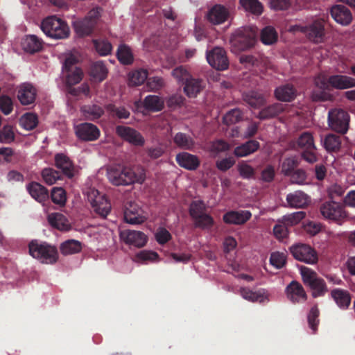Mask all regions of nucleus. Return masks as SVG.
<instances>
[{
    "mask_svg": "<svg viewBox=\"0 0 355 355\" xmlns=\"http://www.w3.org/2000/svg\"><path fill=\"white\" fill-rule=\"evenodd\" d=\"M107 176L113 185L126 186L135 182L143 183L146 178V173L143 168H131L116 164L107 168Z\"/></svg>",
    "mask_w": 355,
    "mask_h": 355,
    "instance_id": "nucleus-1",
    "label": "nucleus"
},
{
    "mask_svg": "<svg viewBox=\"0 0 355 355\" xmlns=\"http://www.w3.org/2000/svg\"><path fill=\"white\" fill-rule=\"evenodd\" d=\"M40 27L46 36L57 40L68 37L70 33L67 24L56 16H49L44 19Z\"/></svg>",
    "mask_w": 355,
    "mask_h": 355,
    "instance_id": "nucleus-2",
    "label": "nucleus"
},
{
    "mask_svg": "<svg viewBox=\"0 0 355 355\" xmlns=\"http://www.w3.org/2000/svg\"><path fill=\"white\" fill-rule=\"evenodd\" d=\"M28 248L30 254L43 263L53 264L58 261V253L56 248L46 242L32 241Z\"/></svg>",
    "mask_w": 355,
    "mask_h": 355,
    "instance_id": "nucleus-3",
    "label": "nucleus"
},
{
    "mask_svg": "<svg viewBox=\"0 0 355 355\" xmlns=\"http://www.w3.org/2000/svg\"><path fill=\"white\" fill-rule=\"evenodd\" d=\"M207 207L201 200H193L189 206V214L196 227L202 230L211 229L214 225L213 217L207 214Z\"/></svg>",
    "mask_w": 355,
    "mask_h": 355,
    "instance_id": "nucleus-4",
    "label": "nucleus"
},
{
    "mask_svg": "<svg viewBox=\"0 0 355 355\" xmlns=\"http://www.w3.org/2000/svg\"><path fill=\"white\" fill-rule=\"evenodd\" d=\"M324 24L325 21L324 19H317L307 26H293L291 30L304 33L310 41L318 44L323 42L324 40Z\"/></svg>",
    "mask_w": 355,
    "mask_h": 355,
    "instance_id": "nucleus-5",
    "label": "nucleus"
},
{
    "mask_svg": "<svg viewBox=\"0 0 355 355\" xmlns=\"http://www.w3.org/2000/svg\"><path fill=\"white\" fill-rule=\"evenodd\" d=\"M301 275L304 283L312 291V296L314 298L322 297L328 292L324 280L319 277L313 270L304 267L301 269Z\"/></svg>",
    "mask_w": 355,
    "mask_h": 355,
    "instance_id": "nucleus-6",
    "label": "nucleus"
},
{
    "mask_svg": "<svg viewBox=\"0 0 355 355\" xmlns=\"http://www.w3.org/2000/svg\"><path fill=\"white\" fill-rule=\"evenodd\" d=\"M256 33L252 28H239L235 31L231 38V43L236 51H245L254 46Z\"/></svg>",
    "mask_w": 355,
    "mask_h": 355,
    "instance_id": "nucleus-7",
    "label": "nucleus"
},
{
    "mask_svg": "<svg viewBox=\"0 0 355 355\" xmlns=\"http://www.w3.org/2000/svg\"><path fill=\"white\" fill-rule=\"evenodd\" d=\"M349 115L343 109H333L328 113V123L331 129L345 134L349 128Z\"/></svg>",
    "mask_w": 355,
    "mask_h": 355,
    "instance_id": "nucleus-8",
    "label": "nucleus"
},
{
    "mask_svg": "<svg viewBox=\"0 0 355 355\" xmlns=\"http://www.w3.org/2000/svg\"><path fill=\"white\" fill-rule=\"evenodd\" d=\"M320 210L324 218L336 222L339 225L342 224L347 216L343 205L334 200L323 203L320 206Z\"/></svg>",
    "mask_w": 355,
    "mask_h": 355,
    "instance_id": "nucleus-9",
    "label": "nucleus"
},
{
    "mask_svg": "<svg viewBox=\"0 0 355 355\" xmlns=\"http://www.w3.org/2000/svg\"><path fill=\"white\" fill-rule=\"evenodd\" d=\"M87 199L94 211L102 218H106L111 210V204L106 196L96 189H92L88 192Z\"/></svg>",
    "mask_w": 355,
    "mask_h": 355,
    "instance_id": "nucleus-10",
    "label": "nucleus"
},
{
    "mask_svg": "<svg viewBox=\"0 0 355 355\" xmlns=\"http://www.w3.org/2000/svg\"><path fill=\"white\" fill-rule=\"evenodd\" d=\"M290 252L295 259L308 264H313L318 261L316 252L306 244L293 245L290 248Z\"/></svg>",
    "mask_w": 355,
    "mask_h": 355,
    "instance_id": "nucleus-11",
    "label": "nucleus"
},
{
    "mask_svg": "<svg viewBox=\"0 0 355 355\" xmlns=\"http://www.w3.org/2000/svg\"><path fill=\"white\" fill-rule=\"evenodd\" d=\"M207 60L208 63L218 71H223L228 68L229 60L227 53L221 47H214L207 53Z\"/></svg>",
    "mask_w": 355,
    "mask_h": 355,
    "instance_id": "nucleus-12",
    "label": "nucleus"
},
{
    "mask_svg": "<svg viewBox=\"0 0 355 355\" xmlns=\"http://www.w3.org/2000/svg\"><path fill=\"white\" fill-rule=\"evenodd\" d=\"M76 137L81 141H94L100 137V130L91 123H82L75 126Z\"/></svg>",
    "mask_w": 355,
    "mask_h": 355,
    "instance_id": "nucleus-13",
    "label": "nucleus"
},
{
    "mask_svg": "<svg viewBox=\"0 0 355 355\" xmlns=\"http://www.w3.org/2000/svg\"><path fill=\"white\" fill-rule=\"evenodd\" d=\"M116 133L122 139L135 146H142L145 143V139L141 134L131 127L117 125Z\"/></svg>",
    "mask_w": 355,
    "mask_h": 355,
    "instance_id": "nucleus-14",
    "label": "nucleus"
},
{
    "mask_svg": "<svg viewBox=\"0 0 355 355\" xmlns=\"http://www.w3.org/2000/svg\"><path fill=\"white\" fill-rule=\"evenodd\" d=\"M143 214V210L138 205L130 202L124 210V220L126 223L132 225L141 224L146 220Z\"/></svg>",
    "mask_w": 355,
    "mask_h": 355,
    "instance_id": "nucleus-15",
    "label": "nucleus"
},
{
    "mask_svg": "<svg viewBox=\"0 0 355 355\" xmlns=\"http://www.w3.org/2000/svg\"><path fill=\"white\" fill-rule=\"evenodd\" d=\"M37 89L31 83L21 84L17 90V98L23 105H29L35 103Z\"/></svg>",
    "mask_w": 355,
    "mask_h": 355,
    "instance_id": "nucleus-16",
    "label": "nucleus"
},
{
    "mask_svg": "<svg viewBox=\"0 0 355 355\" xmlns=\"http://www.w3.org/2000/svg\"><path fill=\"white\" fill-rule=\"evenodd\" d=\"M121 238L124 242L129 245H132L137 248L144 247L147 242V236L140 231L136 230H123L120 234Z\"/></svg>",
    "mask_w": 355,
    "mask_h": 355,
    "instance_id": "nucleus-17",
    "label": "nucleus"
},
{
    "mask_svg": "<svg viewBox=\"0 0 355 355\" xmlns=\"http://www.w3.org/2000/svg\"><path fill=\"white\" fill-rule=\"evenodd\" d=\"M287 297L293 303H301L306 300V293L302 286L297 281H292L286 288Z\"/></svg>",
    "mask_w": 355,
    "mask_h": 355,
    "instance_id": "nucleus-18",
    "label": "nucleus"
},
{
    "mask_svg": "<svg viewBox=\"0 0 355 355\" xmlns=\"http://www.w3.org/2000/svg\"><path fill=\"white\" fill-rule=\"evenodd\" d=\"M252 214L248 210L229 211L223 216L225 223L230 225H243L250 219Z\"/></svg>",
    "mask_w": 355,
    "mask_h": 355,
    "instance_id": "nucleus-19",
    "label": "nucleus"
},
{
    "mask_svg": "<svg viewBox=\"0 0 355 355\" xmlns=\"http://www.w3.org/2000/svg\"><path fill=\"white\" fill-rule=\"evenodd\" d=\"M26 189L31 196L37 202L44 205L49 200V191L41 184L37 182H31L27 184Z\"/></svg>",
    "mask_w": 355,
    "mask_h": 355,
    "instance_id": "nucleus-20",
    "label": "nucleus"
},
{
    "mask_svg": "<svg viewBox=\"0 0 355 355\" xmlns=\"http://www.w3.org/2000/svg\"><path fill=\"white\" fill-rule=\"evenodd\" d=\"M229 17L227 9L220 4L214 6L207 15V20L214 25L224 23Z\"/></svg>",
    "mask_w": 355,
    "mask_h": 355,
    "instance_id": "nucleus-21",
    "label": "nucleus"
},
{
    "mask_svg": "<svg viewBox=\"0 0 355 355\" xmlns=\"http://www.w3.org/2000/svg\"><path fill=\"white\" fill-rule=\"evenodd\" d=\"M330 12L333 19L343 26L349 24L352 20L350 10L345 6L335 5L331 8Z\"/></svg>",
    "mask_w": 355,
    "mask_h": 355,
    "instance_id": "nucleus-22",
    "label": "nucleus"
},
{
    "mask_svg": "<svg viewBox=\"0 0 355 355\" xmlns=\"http://www.w3.org/2000/svg\"><path fill=\"white\" fill-rule=\"evenodd\" d=\"M331 87L343 90L355 87V78L345 75H332L329 77Z\"/></svg>",
    "mask_w": 355,
    "mask_h": 355,
    "instance_id": "nucleus-23",
    "label": "nucleus"
},
{
    "mask_svg": "<svg viewBox=\"0 0 355 355\" xmlns=\"http://www.w3.org/2000/svg\"><path fill=\"white\" fill-rule=\"evenodd\" d=\"M286 202L290 207L304 208L310 202V198L302 191H295L287 195Z\"/></svg>",
    "mask_w": 355,
    "mask_h": 355,
    "instance_id": "nucleus-24",
    "label": "nucleus"
},
{
    "mask_svg": "<svg viewBox=\"0 0 355 355\" xmlns=\"http://www.w3.org/2000/svg\"><path fill=\"white\" fill-rule=\"evenodd\" d=\"M175 160L179 166L190 171L196 170L200 165L198 157L187 152L178 153Z\"/></svg>",
    "mask_w": 355,
    "mask_h": 355,
    "instance_id": "nucleus-25",
    "label": "nucleus"
},
{
    "mask_svg": "<svg viewBox=\"0 0 355 355\" xmlns=\"http://www.w3.org/2000/svg\"><path fill=\"white\" fill-rule=\"evenodd\" d=\"M259 148L260 144L259 141L254 139H250L236 146L233 153L237 157H247L255 153Z\"/></svg>",
    "mask_w": 355,
    "mask_h": 355,
    "instance_id": "nucleus-26",
    "label": "nucleus"
},
{
    "mask_svg": "<svg viewBox=\"0 0 355 355\" xmlns=\"http://www.w3.org/2000/svg\"><path fill=\"white\" fill-rule=\"evenodd\" d=\"M55 166L60 169L62 173L71 178L73 176V165L70 159L63 153H58L55 155Z\"/></svg>",
    "mask_w": 355,
    "mask_h": 355,
    "instance_id": "nucleus-27",
    "label": "nucleus"
},
{
    "mask_svg": "<svg viewBox=\"0 0 355 355\" xmlns=\"http://www.w3.org/2000/svg\"><path fill=\"white\" fill-rule=\"evenodd\" d=\"M43 41L35 35H26L22 41L23 49L29 53L33 54L42 49Z\"/></svg>",
    "mask_w": 355,
    "mask_h": 355,
    "instance_id": "nucleus-28",
    "label": "nucleus"
},
{
    "mask_svg": "<svg viewBox=\"0 0 355 355\" xmlns=\"http://www.w3.org/2000/svg\"><path fill=\"white\" fill-rule=\"evenodd\" d=\"M331 297L342 309H347L351 304V295L347 290L334 288L331 291Z\"/></svg>",
    "mask_w": 355,
    "mask_h": 355,
    "instance_id": "nucleus-29",
    "label": "nucleus"
},
{
    "mask_svg": "<svg viewBox=\"0 0 355 355\" xmlns=\"http://www.w3.org/2000/svg\"><path fill=\"white\" fill-rule=\"evenodd\" d=\"M296 89L291 84H286L280 86L275 90V97L278 100L284 102H291L293 101L296 97Z\"/></svg>",
    "mask_w": 355,
    "mask_h": 355,
    "instance_id": "nucleus-30",
    "label": "nucleus"
},
{
    "mask_svg": "<svg viewBox=\"0 0 355 355\" xmlns=\"http://www.w3.org/2000/svg\"><path fill=\"white\" fill-rule=\"evenodd\" d=\"M286 105L281 103H276L262 109L257 116L261 120H266L274 118L283 112Z\"/></svg>",
    "mask_w": 355,
    "mask_h": 355,
    "instance_id": "nucleus-31",
    "label": "nucleus"
},
{
    "mask_svg": "<svg viewBox=\"0 0 355 355\" xmlns=\"http://www.w3.org/2000/svg\"><path fill=\"white\" fill-rule=\"evenodd\" d=\"M80 111L85 118L89 121L97 120L104 114L103 108L96 104L83 105L81 107Z\"/></svg>",
    "mask_w": 355,
    "mask_h": 355,
    "instance_id": "nucleus-32",
    "label": "nucleus"
},
{
    "mask_svg": "<svg viewBox=\"0 0 355 355\" xmlns=\"http://www.w3.org/2000/svg\"><path fill=\"white\" fill-rule=\"evenodd\" d=\"M184 91L189 98H195L203 89L202 80L191 77L184 84Z\"/></svg>",
    "mask_w": 355,
    "mask_h": 355,
    "instance_id": "nucleus-33",
    "label": "nucleus"
},
{
    "mask_svg": "<svg viewBox=\"0 0 355 355\" xmlns=\"http://www.w3.org/2000/svg\"><path fill=\"white\" fill-rule=\"evenodd\" d=\"M49 223L59 230H68L70 225L67 218L60 213H51L48 216Z\"/></svg>",
    "mask_w": 355,
    "mask_h": 355,
    "instance_id": "nucleus-34",
    "label": "nucleus"
},
{
    "mask_svg": "<svg viewBox=\"0 0 355 355\" xmlns=\"http://www.w3.org/2000/svg\"><path fill=\"white\" fill-rule=\"evenodd\" d=\"M96 24L85 17L80 20H76L73 22V28L76 33L80 37L90 35Z\"/></svg>",
    "mask_w": 355,
    "mask_h": 355,
    "instance_id": "nucleus-35",
    "label": "nucleus"
},
{
    "mask_svg": "<svg viewBox=\"0 0 355 355\" xmlns=\"http://www.w3.org/2000/svg\"><path fill=\"white\" fill-rule=\"evenodd\" d=\"M108 70L103 61L94 62L90 67L89 74L94 80L102 82L107 76Z\"/></svg>",
    "mask_w": 355,
    "mask_h": 355,
    "instance_id": "nucleus-36",
    "label": "nucleus"
},
{
    "mask_svg": "<svg viewBox=\"0 0 355 355\" xmlns=\"http://www.w3.org/2000/svg\"><path fill=\"white\" fill-rule=\"evenodd\" d=\"M322 142L327 151L329 153H336L340 149L342 139L338 135L329 134L322 140Z\"/></svg>",
    "mask_w": 355,
    "mask_h": 355,
    "instance_id": "nucleus-37",
    "label": "nucleus"
},
{
    "mask_svg": "<svg viewBox=\"0 0 355 355\" xmlns=\"http://www.w3.org/2000/svg\"><path fill=\"white\" fill-rule=\"evenodd\" d=\"M116 57L119 61L123 65H130L134 61V55L130 47L125 44L119 46Z\"/></svg>",
    "mask_w": 355,
    "mask_h": 355,
    "instance_id": "nucleus-38",
    "label": "nucleus"
},
{
    "mask_svg": "<svg viewBox=\"0 0 355 355\" xmlns=\"http://www.w3.org/2000/svg\"><path fill=\"white\" fill-rule=\"evenodd\" d=\"M107 112L114 119H127L130 117V112L124 106H116L114 104L110 103L105 107Z\"/></svg>",
    "mask_w": 355,
    "mask_h": 355,
    "instance_id": "nucleus-39",
    "label": "nucleus"
},
{
    "mask_svg": "<svg viewBox=\"0 0 355 355\" xmlns=\"http://www.w3.org/2000/svg\"><path fill=\"white\" fill-rule=\"evenodd\" d=\"M243 98L246 103L254 108L259 107L266 103V98L263 94L256 91L245 93Z\"/></svg>",
    "mask_w": 355,
    "mask_h": 355,
    "instance_id": "nucleus-40",
    "label": "nucleus"
},
{
    "mask_svg": "<svg viewBox=\"0 0 355 355\" xmlns=\"http://www.w3.org/2000/svg\"><path fill=\"white\" fill-rule=\"evenodd\" d=\"M300 163V159L297 156L286 157L282 162L281 171L286 176L291 175Z\"/></svg>",
    "mask_w": 355,
    "mask_h": 355,
    "instance_id": "nucleus-41",
    "label": "nucleus"
},
{
    "mask_svg": "<svg viewBox=\"0 0 355 355\" xmlns=\"http://www.w3.org/2000/svg\"><path fill=\"white\" fill-rule=\"evenodd\" d=\"M173 142L178 148L183 150H191L195 144L192 137L183 132L175 134L173 137Z\"/></svg>",
    "mask_w": 355,
    "mask_h": 355,
    "instance_id": "nucleus-42",
    "label": "nucleus"
},
{
    "mask_svg": "<svg viewBox=\"0 0 355 355\" xmlns=\"http://www.w3.org/2000/svg\"><path fill=\"white\" fill-rule=\"evenodd\" d=\"M144 107L151 112H159L164 108V101L155 95H148L144 101Z\"/></svg>",
    "mask_w": 355,
    "mask_h": 355,
    "instance_id": "nucleus-43",
    "label": "nucleus"
},
{
    "mask_svg": "<svg viewBox=\"0 0 355 355\" xmlns=\"http://www.w3.org/2000/svg\"><path fill=\"white\" fill-rule=\"evenodd\" d=\"M148 71L144 69H139L131 71L128 75V84L130 86H138L142 85L147 79Z\"/></svg>",
    "mask_w": 355,
    "mask_h": 355,
    "instance_id": "nucleus-44",
    "label": "nucleus"
},
{
    "mask_svg": "<svg viewBox=\"0 0 355 355\" xmlns=\"http://www.w3.org/2000/svg\"><path fill=\"white\" fill-rule=\"evenodd\" d=\"M240 294L245 300L252 302H262L266 298L263 291H253L245 287L240 288Z\"/></svg>",
    "mask_w": 355,
    "mask_h": 355,
    "instance_id": "nucleus-45",
    "label": "nucleus"
},
{
    "mask_svg": "<svg viewBox=\"0 0 355 355\" xmlns=\"http://www.w3.org/2000/svg\"><path fill=\"white\" fill-rule=\"evenodd\" d=\"M297 144L299 148L304 150H316L311 132H303L298 137Z\"/></svg>",
    "mask_w": 355,
    "mask_h": 355,
    "instance_id": "nucleus-46",
    "label": "nucleus"
},
{
    "mask_svg": "<svg viewBox=\"0 0 355 355\" xmlns=\"http://www.w3.org/2000/svg\"><path fill=\"white\" fill-rule=\"evenodd\" d=\"M81 249V243L73 239L66 241L60 245V252L64 255L78 253Z\"/></svg>",
    "mask_w": 355,
    "mask_h": 355,
    "instance_id": "nucleus-47",
    "label": "nucleus"
},
{
    "mask_svg": "<svg viewBox=\"0 0 355 355\" xmlns=\"http://www.w3.org/2000/svg\"><path fill=\"white\" fill-rule=\"evenodd\" d=\"M277 40V33L272 26H266L261 32V41L267 45L272 44Z\"/></svg>",
    "mask_w": 355,
    "mask_h": 355,
    "instance_id": "nucleus-48",
    "label": "nucleus"
},
{
    "mask_svg": "<svg viewBox=\"0 0 355 355\" xmlns=\"http://www.w3.org/2000/svg\"><path fill=\"white\" fill-rule=\"evenodd\" d=\"M51 198L53 203L64 206L67 202L66 191L62 187H53L51 190Z\"/></svg>",
    "mask_w": 355,
    "mask_h": 355,
    "instance_id": "nucleus-49",
    "label": "nucleus"
},
{
    "mask_svg": "<svg viewBox=\"0 0 355 355\" xmlns=\"http://www.w3.org/2000/svg\"><path fill=\"white\" fill-rule=\"evenodd\" d=\"M42 177L44 182L52 185L60 179V173L52 168H45L42 171Z\"/></svg>",
    "mask_w": 355,
    "mask_h": 355,
    "instance_id": "nucleus-50",
    "label": "nucleus"
},
{
    "mask_svg": "<svg viewBox=\"0 0 355 355\" xmlns=\"http://www.w3.org/2000/svg\"><path fill=\"white\" fill-rule=\"evenodd\" d=\"M20 123L27 130H33L38 123L37 116L33 113H26L21 118Z\"/></svg>",
    "mask_w": 355,
    "mask_h": 355,
    "instance_id": "nucleus-51",
    "label": "nucleus"
},
{
    "mask_svg": "<svg viewBox=\"0 0 355 355\" xmlns=\"http://www.w3.org/2000/svg\"><path fill=\"white\" fill-rule=\"evenodd\" d=\"M242 118L243 112L240 109H232L223 116V123L227 125L234 124L241 121Z\"/></svg>",
    "mask_w": 355,
    "mask_h": 355,
    "instance_id": "nucleus-52",
    "label": "nucleus"
},
{
    "mask_svg": "<svg viewBox=\"0 0 355 355\" xmlns=\"http://www.w3.org/2000/svg\"><path fill=\"white\" fill-rule=\"evenodd\" d=\"M94 44L96 51L101 56H105L110 54L112 50L111 43L107 40H95Z\"/></svg>",
    "mask_w": 355,
    "mask_h": 355,
    "instance_id": "nucleus-53",
    "label": "nucleus"
},
{
    "mask_svg": "<svg viewBox=\"0 0 355 355\" xmlns=\"http://www.w3.org/2000/svg\"><path fill=\"white\" fill-rule=\"evenodd\" d=\"M306 213L302 211L294 212L291 214L284 216L282 218V222L288 226H293L299 223L304 217Z\"/></svg>",
    "mask_w": 355,
    "mask_h": 355,
    "instance_id": "nucleus-54",
    "label": "nucleus"
},
{
    "mask_svg": "<svg viewBox=\"0 0 355 355\" xmlns=\"http://www.w3.org/2000/svg\"><path fill=\"white\" fill-rule=\"evenodd\" d=\"M319 314V309L316 305L311 307L308 314L307 320L309 326L312 329L313 334H315L318 330Z\"/></svg>",
    "mask_w": 355,
    "mask_h": 355,
    "instance_id": "nucleus-55",
    "label": "nucleus"
},
{
    "mask_svg": "<svg viewBox=\"0 0 355 355\" xmlns=\"http://www.w3.org/2000/svg\"><path fill=\"white\" fill-rule=\"evenodd\" d=\"M237 169L242 178L248 180L254 178L255 171L254 168L245 162H239Z\"/></svg>",
    "mask_w": 355,
    "mask_h": 355,
    "instance_id": "nucleus-56",
    "label": "nucleus"
},
{
    "mask_svg": "<svg viewBox=\"0 0 355 355\" xmlns=\"http://www.w3.org/2000/svg\"><path fill=\"white\" fill-rule=\"evenodd\" d=\"M67 83L69 85H73L79 83L83 76L81 69L75 67L71 71H67Z\"/></svg>",
    "mask_w": 355,
    "mask_h": 355,
    "instance_id": "nucleus-57",
    "label": "nucleus"
},
{
    "mask_svg": "<svg viewBox=\"0 0 355 355\" xmlns=\"http://www.w3.org/2000/svg\"><path fill=\"white\" fill-rule=\"evenodd\" d=\"M15 139V133L12 125H6L0 130V142L10 144Z\"/></svg>",
    "mask_w": 355,
    "mask_h": 355,
    "instance_id": "nucleus-58",
    "label": "nucleus"
},
{
    "mask_svg": "<svg viewBox=\"0 0 355 355\" xmlns=\"http://www.w3.org/2000/svg\"><path fill=\"white\" fill-rule=\"evenodd\" d=\"M286 262V257L284 253L275 252L270 254V263L276 268H282Z\"/></svg>",
    "mask_w": 355,
    "mask_h": 355,
    "instance_id": "nucleus-59",
    "label": "nucleus"
},
{
    "mask_svg": "<svg viewBox=\"0 0 355 355\" xmlns=\"http://www.w3.org/2000/svg\"><path fill=\"white\" fill-rule=\"evenodd\" d=\"M173 76L178 81L184 84L191 77V74L182 66L178 67L172 71Z\"/></svg>",
    "mask_w": 355,
    "mask_h": 355,
    "instance_id": "nucleus-60",
    "label": "nucleus"
},
{
    "mask_svg": "<svg viewBox=\"0 0 355 355\" xmlns=\"http://www.w3.org/2000/svg\"><path fill=\"white\" fill-rule=\"evenodd\" d=\"M330 89L317 88L312 92L311 98L314 101H327L332 98V96L328 92Z\"/></svg>",
    "mask_w": 355,
    "mask_h": 355,
    "instance_id": "nucleus-61",
    "label": "nucleus"
},
{
    "mask_svg": "<svg viewBox=\"0 0 355 355\" xmlns=\"http://www.w3.org/2000/svg\"><path fill=\"white\" fill-rule=\"evenodd\" d=\"M0 110L6 115L9 114L13 110L12 98L6 95L0 96Z\"/></svg>",
    "mask_w": 355,
    "mask_h": 355,
    "instance_id": "nucleus-62",
    "label": "nucleus"
},
{
    "mask_svg": "<svg viewBox=\"0 0 355 355\" xmlns=\"http://www.w3.org/2000/svg\"><path fill=\"white\" fill-rule=\"evenodd\" d=\"M164 86V80L159 77H150L146 79V87L148 91L157 92Z\"/></svg>",
    "mask_w": 355,
    "mask_h": 355,
    "instance_id": "nucleus-63",
    "label": "nucleus"
},
{
    "mask_svg": "<svg viewBox=\"0 0 355 355\" xmlns=\"http://www.w3.org/2000/svg\"><path fill=\"white\" fill-rule=\"evenodd\" d=\"M235 159L232 157H225L222 159H218L216 162V167L222 172H225L231 168L235 164Z\"/></svg>",
    "mask_w": 355,
    "mask_h": 355,
    "instance_id": "nucleus-64",
    "label": "nucleus"
}]
</instances>
